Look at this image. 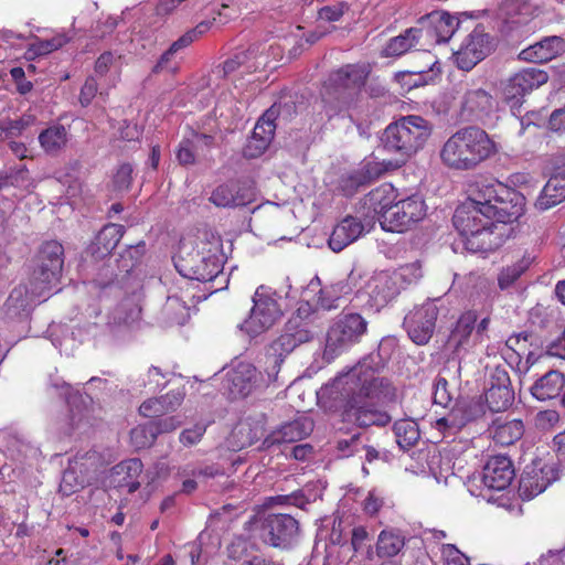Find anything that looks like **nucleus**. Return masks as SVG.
Here are the masks:
<instances>
[{"label": "nucleus", "instance_id": "f257e3e1", "mask_svg": "<svg viewBox=\"0 0 565 565\" xmlns=\"http://www.w3.org/2000/svg\"><path fill=\"white\" fill-rule=\"evenodd\" d=\"M326 392L334 399L343 402L345 418L360 427L385 426L391 420L387 413L366 402L367 398L385 401L393 395L388 381L376 376L366 361L335 377Z\"/></svg>", "mask_w": 565, "mask_h": 565}, {"label": "nucleus", "instance_id": "f03ea898", "mask_svg": "<svg viewBox=\"0 0 565 565\" xmlns=\"http://www.w3.org/2000/svg\"><path fill=\"white\" fill-rule=\"evenodd\" d=\"M497 151L494 141L478 127H465L452 134L441 146V163L455 171H469Z\"/></svg>", "mask_w": 565, "mask_h": 565}, {"label": "nucleus", "instance_id": "7ed1b4c3", "mask_svg": "<svg viewBox=\"0 0 565 565\" xmlns=\"http://www.w3.org/2000/svg\"><path fill=\"white\" fill-rule=\"evenodd\" d=\"M222 244L220 237L204 233L195 245L181 243L174 266L179 274L188 279L211 281L223 268Z\"/></svg>", "mask_w": 565, "mask_h": 565}, {"label": "nucleus", "instance_id": "20e7f679", "mask_svg": "<svg viewBox=\"0 0 565 565\" xmlns=\"http://www.w3.org/2000/svg\"><path fill=\"white\" fill-rule=\"evenodd\" d=\"M524 198L501 182L480 180L470 184L468 203L478 205L488 217L497 222L516 221L523 213Z\"/></svg>", "mask_w": 565, "mask_h": 565}, {"label": "nucleus", "instance_id": "39448f33", "mask_svg": "<svg viewBox=\"0 0 565 565\" xmlns=\"http://www.w3.org/2000/svg\"><path fill=\"white\" fill-rule=\"evenodd\" d=\"M431 132L433 125L427 119L408 115L385 128L382 142L388 152L398 154L399 161L404 163L423 149Z\"/></svg>", "mask_w": 565, "mask_h": 565}, {"label": "nucleus", "instance_id": "423d86ee", "mask_svg": "<svg viewBox=\"0 0 565 565\" xmlns=\"http://www.w3.org/2000/svg\"><path fill=\"white\" fill-rule=\"evenodd\" d=\"M365 78V70L356 65H347L330 75L322 93L328 118L338 116L349 108L356 92L364 85Z\"/></svg>", "mask_w": 565, "mask_h": 565}, {"label": "nucleus", "instance_id": "0eeeda50", "mask_svg": "<svg viewBox=\"0 0 565 565\" xmlns=\"http://www.w3.org/2000/svg\"><path fill=\"white\" fill-rule=\"evenodd\" d=\"M282 315L280 297L270 287L262 285L254 292L250 313L241 328L250 337H256L273 328Z\"/></svg>", "mask_w": 565, "mask_h": 565}, {"label": "nucleus", "instance_id": "6e6552de", "mask_svg": "<svg viewBox=\"0 0 565 565\" xmlns=\"http://www.w3.org/2000/svg\"><path fill=\"white\" fill-rule=\"evenodd\" d=\"M367 331V321L359 313H341L327 332L323 355L328 361L359 343Z\"/></svg>", "mask_w": 565, "mask_h": 565}, {"label": "nucleus", "instance_id": "1a4fd4ad", "mask_svg": "<svg viewBox=\"0 0 565 565\" xmlns=\"http://www.w3.org/2000/svg\"><path fill=\"white\" fill-rule=\"evenodd\" d=\"M63 246L55 241L44 243L33 260L30 279L33 280L38 295L52 294L56 287L63 268Z\"/></svg>", "mask_w": 565, "mask_h": 565}, {"label": "nucleus", "instance_id": "9d476101", "mask_svg": "<svg viewBox=\"0 0 565 565\" xmlns=\"http://www.w3.org/2000/svg\"><path fill=\"white\" fill-rule=\"evenodd\" d=\"M561 470L550 452L540 451L524 468L520 481V495L525 500L539 495L558 479Z\"/></svg>", "mask_w": 565, "mask_h": 565}, {"label": "nucleus", "instance_id": "9b49d317", "mask_svg": "<svg viewBox=\"0 0 565 565\" xmlns=\"http://www.w3.org/2000/svg\"><path fill=\"white\" fill-rule=\"evenodd\" d=\"M427 206L418 194L399 198L381 220V227L387 232H404L424 220Z\"/></svg>", "mask_w": 565, "mask_h": 565}, {"label": "nucleus", "instance_id": "f8f14e48", "mask_svg": "<svg viewBox=\"0 0 565 565\" xmlns=\"http://www.w3.org/2000/svg\"><path fill=\"white\" fill-rule=\"evenodd\" d=\"M257 535L270 546L287 548L296 542L299 524L289 514H269L262 520Z\"/></svg>", "mask_w": 565, "mask_h": 565}, {"label": "nucleus", "instance_id": "ddd939ff", "mask_svg": "<svg viewBox=\"0 0 565 565\" xmlns=\"http://www.w3.org/2000/svg\"><path fill=\"white\" fill-rule=\"evenodd\" d=\"M437 316L435 301H428L411 311L404 320L409 339L418 345L428 343L435 331Z\"/></svg>", "mask_w": 565, "mask_h": 565}, {"label": "nucleus", "instance_id": "4468645a", "mask_svg": "<svg viewBox=\"0 0 565 565\" xmlns=\"http://www.w3.org/2000/svg\"><path fill=\"white\" fill-rule=\"evenodd\" d=\"M401 287L399 277L395 273L388 270L375 273L365 285L364 294L369 297L366 305L379 311L395 299Z\"/></svg>", "mask_w": 565, "mask_h": 565}, {"label": "nucleus", "instance_id": "2eb2a0df", "mask_svg": "<svg viewBox=\"0 0 565 565\" xmlns=\"http://www.w3.org/2000/svg\"><path fill=\"white\" fill-rule=\"evenodd\" d=\"M547 79V73L542 70L535 67L521 70L502 84V95L507 102L518 104L521 98L545 84Z\"/></svg>", "mask_w": 565, "mask_h": 565}, {"label": "nucleus", "instance_id": "dca6fc26", "mask_svg": "<svg viewBox=\"0 0 565 565\" xmlns=\"http://www.w3.org/2000/svg\"><path fill=\"white\" fill-rule=\"evenodd\" d=\"M491 49L490 36L475 29L455 52V62L459 68L470 71L491 52Z\"/></svg>", "mask_w": 565, "mask_h": 565}, {"label": "nucleus", "instance_id": "f3484780", "mask_svg": "<svg viewBox=\"0 0 565 565\" xmlns=\"http://www.w3.org/2000/svg\"><path fill=\"white\" fill-rule=\"evenodd\" d=\"M372 226L373 217L362 222L358 217L349 215L334 226L329 237V246L333 252H341L367 233Z\"/></svg>", "mask_w": 565, "mask_h": 565}, {"label": "nucleus", "instance_id": "a211bd4d", "mask_svg": "<svg viewBox=\"0 0 565 565\" xmlns=\"http://www.w3.org/2000/svg\"><path fill=\"white\" fill-rule=\"evenodd\" d=\"M478 315L475 310L463 312L455 328L452 329L448 343L454 349V352L460 358L462 352H468L480 343L479 338L476 337V323Z\"/></svg>", "mask_w": 565, "mask_h": 565}, {"label": "nucleus", "instance_id": "6ab92c4d", "mask_svg": "<svg viewBox=\"0 0 565 565\" xmlns=\"http://www.w3.org/2000/svg\"><path fill=\"white\" fill-rule=\"evenodd\" d=\"M494 217H488L478 205L465 202L455 211L452 223L460 236L479 233L483 228L492 227Z\"/></svg>", "mask_w": 565, "mask_h": 565}, {"label": "nucleus", "instance_id": "aec40b11", "mask_svg": "<svg viewBox=\"0 0 565 565\" xmlns=\"http://www.w3.org/2000/svg\"><path fill=\"white\" fill-rule=\"evenodd\" d=\"M514 478L511 460L505 456L491 457L483 467L481 481L486 488L501 491L508 488Z\"/></svg>", "mask_w": 565, "mask_h": 565}, {"label": "nucleus", "instance_id": "412c9836", "mask_svg": "<svg viewBox=\"0 0 565 565\" xmlns=\"http://www.w3.org/2000/svg\"><path fill=\"white\" fill-rule=\"evenodd\" d=\"M256 379L257 371L252 364L238 363L226 373L224 388L233 398L245 397L254 390Z\"/></svg>", "mask_w": 565, "mask_h": 565}, {"label": "nucleus", "instance_id": "4be33fe9", "mask_svg": "<svg viewBox=\"0 0 565 565\" xmlns=\"http://www.w3.org/2000/svg\"><path fill=\"white\" fill-rule=\"evenodd\" d=\"M565 53V40L561 36H546L519 53V58L530 63H546Z\"/></svg>", "mask_w": 565, "mask_h": 565}, {"label": "nucleus", "instance_id": "5701e85b", "mask_svg": "<svg viewBox=\"0 0 565 565\" xmlns=\"http://www.w3.org/2000/svg\"><path fill=\"white\" fill-rule=\"evenodd\" d=\"M313 429L309 417L301 416L292 422L281 425L264 439V446L269 448L284 443H296L307 437Z\"/></svg>", "mask_w": 565, "mask_h": 565}, {"label": "nucleus", "instance_id": "b1692460", "mask_svg": "<svg viewBox=\"0 0 565 565\" xmlns=\"http://www.w3.org/2000/svg\"><path fill=\"white\" fill-rule=\"evenodd\" d=\"M34 291L33 280L29 279L25 285H19L9 295L6 307L11 315L29 312L36 302L46 300L52 294L38 295Z\"/></svg>", "mask_w": 565, "mask_h": 565}, {"label": "nucleus", "instance_id": "393cba45", "mask_svg": "<svg viewBox=\"0 0 565 565\" xmlns=\"http://www.w3.org/2000/svg\"><path fill=\"white\" fill-rule=\"evenodd\" d=\"M495 108L493 97L482 88L468 90L462 99L461 111L469 119L482 120Z\"/></svg>", "mask_w": 565, "mask_h": 565}, {"label": "nucleus", "instance_id": "a878e982", "mask_svg": "<svg viewBox=\"0 0 565 565\" xmlns=\"http://www.w3.org/2000/svg\"><path fill=\"white\" fill-rule=\"evenodd\" d=\"M142 469L143 465L138 458L121 461L111 469L110 483L132 493L140 487L139 477Z\"/></svg>", "mask_w": 565, "mask_h": 565}, {"label": "nucleus", "instance_id": "bb28decb", "mask_svg": "<svg viewBox=\"0 0 565 565\" xmlns=\"http://www.w3.org/2000/svg\"><path fill=\"white\" fill-rule=\"evenodd\" d=\"M422 23L428 25L424 29V35L429 36L434 33L435 42H447L455 33L459 21L447 12H435L422 20Z\"/></svg>", "mask_w": 565, "mask_h": 565}, {"label": "nucleus", "instance_id": "cd10ccee", "mask_svg": "<svg viewBox=\"0 0 565 565\" xmlns=\"http://www.w3.org/2000/svg\"><path fill=\"white\" fill-rule=\"evenodd\" d=\"M564 387V374L559 371L551 370L534 382L531 386V394L537 401H548L558 397Z\"/></svg>", "mask_w": 565, "mask_h": 565}, {"label": "nucleus", "instance_id": "c85d7f7f", "mask_svg": "<svg viewBox=\"0 0 565 565\" xmlns=\"http://www.w3.org/2000/svg\"><path fill=\"white\" fill-rule=\"evenodd\" d=\"M354 290L351 277L332 282L319 289L317 307L323 310H332L339 307L342 298L349 297Z\"/></svg>", "mask_w": 565, "mask_h": 565}, {"label": "nucleus", "instance_id": "c756f323", "mask_svg": "<svg viewBox=\"0 0 565 565\" xmlns=\"http://www.w3.org/2000/svg\"><path fill=\"white\" fill-rule=\"evenodd\" d=\"M398 194L391 184H382L372 190L364 199V205L372 210L379 222L384 220L385 212L393 206L398 200Z\"/></svg>", "mask_w": 565, "mask_h": 565}, {"label": "nucleus", "instance_id": "7c9ffc66", "mask_svg": "<svg viewBox=\"0 0 565 565\" xmlns=\"http://www.w3.org/2000/svg\"><path fill=\"white\" fill-rule=\"evenodd\" d=\"M194 41L193 33H185L180 39L171 44L168 51H166L157 64L152 68L153 74H159L162 72L175 73L180 67L181 56H179V51L186 47Z\"/></svg>", "mask_w": 565, "mask_h": 565}, {"label": "nucleus", "instance_id": "2f4dec72", "mask_svg": "<svg viewBox=\"0 0 565 565\" xmlns=\"http://www.w3.org/2000/svg\"><path fill=\"white\" fill-rule=\"evenodd\" d=\"M424 36L423 28H409L404 33L392 38L382 51V55L386 57H397L419 44Z\"/></svg>", "mask_w": 565, "mask_h": 565}, {"label": "nucleus", "instance_id": "473e14b6", "mask_svg": "<svg viewBox=\"0 0 565 565\" xmlns=\"http://www.w3.org/2000/svg\"><path fill=\"white\" fill-rule=\"evenodd\" d=\"M488 431L495 444L510 446L523 436L524 426L520 419L495 420Z\"/></svg>", "mask_w": 565, "mask_h": 565}, {"label": "nucleus", "instance_id": "72a5a7b5", "mask_svg": "<svg viewBox=\"0 0 565 565\" xmlns=\"http://www.w3.org/2000/svg\"><path fill=\"white\" fill-rule=\"evenodd\" d=\"M419 57L423 61L422 66L398 74L402 78L415 76L416 78L413 81L412 86L426 85L433 82L440 73L438 60L429 51H423Z\"/></svg>", "mask_w": 565, "mask_h": 565}, {"label": "nucleus", "instance_id": "f704fd0d", "mask_svg": "<svg viewBox=\"0 0 565 565\" xmlns=\"http://www.w3.org/2000/svg\"><path fill=\"white\" fill-rule=\"evenodd\" d=\"M565 201V178L554 173L536 200V207L545 211Z\"/></svg>", "mask_w": 565, "mask_h": 565}, {"label": "nucleus", "instance_id": "c9c22d12", "mask_svg": "<svg viewBox=\"0 0 565 565\" xmlns=\"http://www.w3.org/2000/svg\"><path fill=\"white\" fill-rule=\"evenodd\" d=\"M125 232V227L119 224L105 225L95 238L93 252L103 257L109 254L119 243Z\"/></svg>", "mask_w": 565, "mask_h": 565}, {"label": "nucleus", "instance_id": "e433bc0d", "mask_svg": "<svg viewBox=\"0 0 565 565\" xmlns=\"http://www.w3.org/2000/svg\"><path fill=\"white\" fill-rule=\"evenodd\" d=\"M461 237L466 249L471 253H488L494 250L500 245L499 237L494 235L492 227Z\"/></svg>", "mask_w": 565, "mask_h": 565}, {"label": "nucleus", "instance_id": "4c0bfd02", "mask_svg": "<svg viewBox=\"0 0 565 565\" xmlns=\"http://www.w3.org/2000/svg\"><path fill=\"white\" fill-rule=\"evenodd\" d=\"M83 466L84 463L79 462L78 459H74L70 462V466L63 472L62 481L60 483V491L63 495H71L88 483V478L82 470Z\"/></svg>", "mask_w": 565, "mask_h": 565}, {"label": "nucleus", "instance_id": "58836bf2", "mask_svg": "<svg viewBox=\"0 0 565 565\" xmlns=\"http://www.w3.org/2000/svg\"><path fill=\"white\" fill-rule=\"evenodd\" d=\"M405 546V537L398 530L385 529L381 531L376 542L379 557H394Z\"/></svg>", "mask_w": 565, "mask_h": 565}, {"label": "nucleus", "instance_id": "ea45409f", "mask_svg": "<svg viewBox=\"0 0 565 565\" xmlns=\"http://www.w3.org/2000/svg\"><path fill=\"white\" fill-rule=\"evenodd\" d=\"M211 201L222 207L241 206L249 201V196L241 193L236 183H228L217 186L211 195Z\"/></svg>", "mask_w": 565, "mask_h": 565}, {"label": "nucleus", "instance_id": "a19ab883", "mask_svg": "<svg viewBox=\"0 0 565 565\" xmlns=\"http://www.w3.org/2000/svg\"><path fill=\"white\" fill-rule=\"evenodd\" d=\"M39 142L46 153H57L67 143V131L62 125L51 126L40 134Z\"/></svg>", "mask_w": 565, "mask_h": 565}, {"label": "nucleus", "instance_id": "79ce46f5", "mask_svg": "<svg viewBox=\"0 0 565 565\" xmlns=\"http://www.w3.org/2000/svg\"><path fill=\"white\" fill-rule=\"evenodd\" d=\"M486 403L491 412H503L513 402L512 390L503 382L499 385H491L484 394Z\"/></svg>", "mask_w": 565, "mask_h": 565}, {"label": "nucleus", "instance_id": "37998d69", "mask_svg": "<svg viewBox=\"0 0 565 565\" xmlns=\"http://www.w3.org/2000/svg\"><path fill=\"white\" fill-rule=\"evenodd\" d=\"M396 443L402 449L413 447L419 439V428L414 419L405 418L395 422L393 426Z\"/></svg>", "mask_w": 565, "mask_h": 565}, {"label": "nucleus", "instance_id": "c03bdc74", "mask_svg": "<svg viewBox=\"0 0 565 565\" xmlns=\"http://www.w3.org/2000/svg\"><path fill=\"white\" fill-rule=\"evenodd\" d=\"M533 257L530 255H524L522 258L513 263L512 265H508L501 269L498 275V285L500 289H508L511 287L525 270L533 263Z\"/></svg>", "mask_w": 565, "mask_h": 565}, {"label": "nucleus", "instance_id": "a18cd8bd", "mask_svg": "<svg viewBox=\"0 0 565 565\" xmlns=\"http://www.w3.org/2000/svg\"><path fill=\"white\" fill-rule=\"evenodd\" d=\"M67 41L68 38L65 34H56L49 40L36 39L29 45L25 52V57L28 60H34L39 56L50 54L51 52L62 47L65 43H67Z\"/></svg>", "mask_w": 565, "mask_h": 565}, {"label": "nucleus", "instance_id": "49530a36", "mask_svg": "<svg viewBox=\"0 0 565 565\" xmlns=\"http://www.w3.org/2000/svg\"><path fill=\"white\" fill-rule=\"evenodd\" d=\"M177 473L179 477H193L200 480H205L223 475V470L217 465L214 463H204L201 466L188 463L182 467H179Z\"/></svg>", "mask_w": 565, "mask_h": 565}, {"label": "nucleus", "instance_id": "de8ad7c7", "mask_svg": "<svg viewBox=\"0 0 565 565\" xmlns=\"http://www.w3.org/2000/svg\"><path fill=\"white\" fill-rule=\"evenodd\" d=\"M157 438V433L152 424L138 425L130 431V441L136 449L150 447Z\"/></svg>", "mask_w": 565, "mask_h": 565}, {"label": "nucleus", "instance_id": "09e8293b", "mask_svg": "<svg viewBox=\"0 0 565 565\" xmlns=\"http://www.w3.org/2000/svg\"><path fill=\"white\" fill-rule=\"evenodd\" d=\"M276 118L277 111L274 108L267 109L256 122L253 135L267 138V141L271 142L276 130Z\"/></svg>", "mask_w": 565, "mask_h": 565}, {"label": "nucleus", "instance_id": "8fccbe9b", "mask_svg": "<svg viewBox=\"0 0 565 565\" xmlns=\"http://www.w3.org/2000/svg\"><path fill=\"white\" fill-rule=\"evenodd\" d=\"M143 249L145 244H138L136 246H129L122 252L120 255L119 268L124 276L129 275L135 270L143 255Z\"/></svg>", "mask_w": 565, "mask_h": 565}, {"label": "nucleus", "instance_id": "3c124183", "mask_svg": "<svg viewBox=\"0 0 565 565\" xmlns=\"http://www.w3.org/2000/svg\"><path fill=\"white\" fill-rule=\"evenodd\" d=\"M456 412H451L448 416L441 417L436 420V428L445 436L455 435L467 422L471 420V416H466L460 419L457 418Z\"/></svg>", "mask_w": 565, "mask_h": 565}, {"label": "nucleus", "instance_id": "603ef678", "mask_svg": "<svg viewBox=\"0 0 565 565\" xmlns=\"http://www.w3.org/2000/svg\"><path fill=\"white\" fill-rule=\"evenodd\" d=\"M207 425L205 423H196L191 427L184 428L179 436V441L184 447H191L201 441L203 438L205 431H206Z\"/></svg>", "mask_w": 565, "mask_h": 565}, {"label": "nucleus", "instance_id": "864d4df0", "mask_svg": "<svg viewBox=\"0 0 565 565\" xmlns=\"http://www.w3.org/2000/svg\"><path fill=\"white\" fill-rule=\"evenodd\" d=\"M67 404L71 407V425L74 428H81L84 424L88 423L89 411L84 401L82 405H76L75 397H67Z\"/></svg>", "mask_w": 565, "mask_h": 565}, {"label": "nucleus", "instance_id": "5fc2aeb1", "mask_svg": "<svg viewBox=\"0 0 565 565\" xmlns=\"http://www.w3.org/2000/svg\"><path fill=\"white\" fill-rule=\"evenodd\" d=\"M561 422L559 413L556 409H544L535 414L534 425L537 429L550 430Z\"/></svg>", "mask_w": 565, "mask_h": 565}, {"label": "nucleus", "instance_id": "6e6d98bb", "mask_svg": "<svg viewBox=\"0 0 565 565\" xmlns=\"http://www.w3.org/2000/svg\"><path fill=\"white\" fill-rule=\"evenodd\" d=\"M141 309L137 302L131 299L122 301L118 308L119 322L131 324L140 318Z\"/></svg>", "mask_w": 565, "mask_h": 565}, {"label": "nucleus", "instance_id": "4d7b16f0", "mask_svg": "<svg viewBox=\"0 0 565 565\" xmlns=\"http://www.w3.org/2000/svg\"><path fill=\"white\" fill-rule=\"evenodd\" d=\"M363 177H360L356 170L345 173L339 181V189L347 195H353L361 185H364Z\"/></svg>", "mask_w": 565, "mask_h": 565}, {"label": "nucleus", "instance_id": "13d9d810", "mask_svg": "<svg viewBox=\"0 0 565 565\" xmlns=\"http://www.w3.org/2000/svg\"><path fill=\"white\" fill-rule=\"evenodd\" d=\"M139 413L143 417H149V418L162 417L163 415L168 414L167 408H164L161 397L149 398V399L145 401L139 407Z\"/></svg>", "mask_w": 565, "mask_h": 565}, {"label": "nucleus", "instance_id": "bf43d9fd", "mask_svg": "<svg viewBox=\"0 0 565 565\" xmlns=\"http://www.w3.org/2000/svg\"><path fill=\"white\" fill-rule=\"evenodd\" d=\"M360 177H363V181L365 184L372 180H375L381 177V174L385 171V167L381 162H376L374 160H367L362 163V166L356 169Z\"/></svg>", "mask_w": 565, "mask_h": 565}, {"label": "nucleus", "instance_id": "052dcab7", "mask_svg": "<svg viewBox=\"0 0 565 565\" xmlns=\"http://www.w3.org/2000/svg\"><path fill=\"white\" fill-rule=\"evenodd\" d=\"M269 145L270 142L267 141V138L256 137L252 134V137L248 139L244 148V154L247 158H257L267 150Z\"/></svg>", "mask_w": 565, "mask_h": 565}, {"label": "nucleus", "instance_id": "680f3d73", "mask_svg": "<svg viewBox=\"0 0 565 565\" xmlns=\"http://www.w3.org/2000/svg\"><path fill=\"white\" fill-rule=\"evenodd\" d=\"M312 339V334L307 330H298L296 333H286L279 338L281 347L286 350H292L300 343L308 342Z\"/></svg>", "mask_w": 565, "mask_h": 565}, {"label": "nucleus", "instance_id": "e2e57ef3", "mask_svg": "<svg viewBox=\"0 0 565 565\" xmlns=\"http://www.w3.org/2000/svg\"><path fill=\"white\" fill-rule=\"evenodd\" d=\"M441 554L445 565H469L468 557L452 544L443 545Z\"/></svg>", "mask_w": 565, "mask_h": 565}, {"label": "nucleus", "instance_id": "0e129e2a", "mask_svg": "<svg viewBox=\"0 0 565 565\" xmlns=\"http://www.w3.org/2000/svg\"><path fill=\"white\" fill-rule=\"evenodd\" d=\"M186 138L190 140L199 156H204L205 152L210 150L214 142V138L212 136L199 134L195 131H191V134Z\"/></svg>", "mask_w": 565, "mask_h": 565}, {"label": "nucleus", "instance_id": "69168bd1", "mask_svg": "<svg viewBox=\"0 0 565 565\" xmlns=\"http://www.w3.org/2000/svg\"><path fill=\"white\" fill-rule=\"evenodd\" d=\"M435 404L447 407L451 402V395L448 391V382L444 377H438L434 384Z\"/></svg>", "mask_w": 565, "mask_h": 565}, {"label": "nucleus", "instance_id": "338daca9", "mask_svg": "<svg viewBox=\"0 0 565 565\" xmlns=\"http://www.w3.org/2000/svg\"><path fill=\"white\" fill-rule=\"evenodd\" d=\"M196 153L190 140L185 137L179 145L177 158L181 164H193L195 162Z\"/></svg>", "mask_w": 565, "mask_h": 565}, {"label": "nucleus", "instance_id": "774afa93", "mask_svg": "<svg viewBox=\"0 0 565 565\" xmlns=\"http://www.w3.org/2000/svg\"><path fill=\"white\" fill-rule=\"evenodd\" d=\"M361 441L362 438L360 435H353L350 438L340 439L338 441V450L343 457L359 455Z\"/></svg>", "mask_w": 565, "mask_h": 565}]
</instances>
